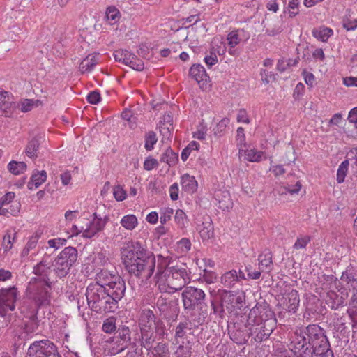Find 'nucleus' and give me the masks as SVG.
Wrapping results in <instances>:
<instances>
[{"label":"nucleus","instance_id":"9b49d317","mask_svg":"<svg viewBox=\"0 0 357 357\" xmlns=\"http://www.w3.org/2000/svg\"><path fill=\"white\" fill-rule=\"evenodd\" d=\"M156 305L164 319L168 321H174L177 319L179 313L177 301H168L161 296L158 298Z\"/></svg>","mask_w":357,"mask_h":357},{"label":"nucleus","instance_id":"6ab92c4d","mask_svg":"<svg viewBox=\"0 0 357 357\" xmlns=\"http://www.w3.org/2000/svg\"><path fill=\"white\" fill-rule=\"evenodd\" d=\"M139 344L147 352L153 351V344L156 340V334L153 329L140 331Z\"/></svg>","mask_w":357,"mask_h":357},{"label":"nucleus","instance_id":"4be33fe9","mask_svg":"<svg viewBox=\"0 0 357 357\" xmlns=\"http://www.w3.org/2000/svg\"><path fill=\"white\" fill-rule=\"evenodd\" d=\"M107 343L109 344L107 345L108 353L112 356H114L123 351L130 344L125 341L118 339L115 335L110 337L107 340Z\"/></svg>","mask_w":357,"mask_h":357},{"label":"nucleus","instance_id":"6e6d98bb","mask_svg":"<svg viewBox=\"0 0 357 357\" xmlns=\"http://www.w3.org/2000/svg\"><path fill=\"white\" fill-rule=\"evenodd\" d=\"M159 264L158 268L160 269L159 272H161V269L164 268V270L167 269L172 266H170L172 260V257L170 256L164 257L162 255H158Z\"/></svg>","mask_w":357,"mask_h":357},{"label":"nucleus","instance_id":"bb28decb","mask_svg":"<svg viewBox=\"0 0 357 357\" xmlns=\"http://www.w3.org/2000/svg\"><path fill=\"white\" fill-rule=\"evenodd\" d=\"M190 321L180 322L175 329L174 341L176 344H180L186 337L187 331H190Z\"/></svg>","mask_w":357,"mask_h":357},{"label":"nucleus","instance_id":"473e14b6","mask_svg":"<svg viewBox=\"0 0 357 357\" xmlns=\"http://www.w3.org/2000/svg\"><path fill=\"white\" fill-rule=\"evenodd\" d=\"M178 347L175 352L176 357H190L192 355V342L189 340L182 341L178 344Z\"/></svg>","mask_w":357,"mask_h":357},{"label":"nucleus","instance_id":"7ed1b4c3","mask_svg":"<svg viewBox=\"0 0 357 357\" xmlns=\"http://www.w3.org/2000/svg\"><path fill=\"white\" fill-rule=\"evenodd\" d=\"M276 324L274 312L266 303H257L252 308L245 325L246 337H252L255 342H261L268 338Z\"/></svg>","mask_w":357,"mask_h":357},{"label":"nucleus","instance_id":"6e6552de","mask_svg":"<svg viewBox=\"0 0 357 357\" xmlns=\"http://www.w3.org/2000/svg\"><path fill=\"white\" fill-rule=\"evenodd\" d=\"M52 283L40 282H29V298L36 305L46 306L51 301Z\"/></svg>","mask_w":357,"mask_h":357},{"label":"nucleus","instance_id":"58836bf2","mask_svg":"<svg viewBox=\"0 0 357 357\" xmlns=\"http://www.w3.org/2000/svg\"><path fill=\"white\" fill-rule=\"evenodd\" d=\"M160 161L168 164L169 166L174 165L178 161V155L171 149H167L162 153Z\"/></svg>","mask_w":357,"mask_h":357},{"label":"nucleus","instance_id":"dca6fc26","mask_svg":"<svg viewBox=\"0 0 357 357\" xmlns=\"http://www.w3.org/2000/svg\"><path fill=\"white\" fill-rule=\"evenodd\" d=\"M16 107L13 97L5 91H0V112L2 116H10Z\"/></svg>","mask_w":357,"mask_h":357},{"label":"nucleus","instance_id":"a878e982","mask_svg":"<svg viewBox=\"0 0 357 357\" xmlns=\"http://www.w3.org/2000/svg\"><path fill=\"white\" fill-rule=\"evenodd\" d=\"M181 185L183 190L190 194L194 193L198 186L195 178L188 174H185L181 177Z\"/></svg>","mask_w":357,"mask_h":357},{"label":"nucleus","instance_id":"1a4fd4ad","mask_svg":"<svg viewBox=\"0 0 357 357\" xmlns=\"http://www.w3.org/2000/svg\"><path fill=\"white\" fill-rule=\"evenodd\" d=\"M26 357H61L56 346L49 340L34 341L28 348Z\"/></svg>","mask_w":357,"mask_h":357},{"label":"nucleus","instance_id":"4d7b16f0","mask_svg":"<svg viewBox=\"0 0 357 357\" xmlns=\"http://www.w3.org/2000/svg\"><path fill=\"white\" fill-rule=\"evenodd\" d=\"M174 210L170 208H164L161 209L160 221L162 225H165L168 222L173 215Z\"/></svg>","mask_w":357,"mask_h":357},{"label":"nucleus","instance_id":"de8ad7c7","mask_svg":"<svg viewBox=\"0 0 357 357\" xmlns=\"http://www.w3.org/2000/svg\"><path fill=\"white\" fill-rule=\"evenodd\" d=\"M174 220L178 225V227L181 229L185 227V225L188 222V218L184 211L181 209H178L176 211L174 215Z\"/></svg>","mask_w":357,"mask_h":357},{"label":"nucleus","instance_id":"5fc2aeb1","mask_svg":"<svg viewBox=\"0 0 357 357\" xmlns=\"http://www.w3.org/2000/svg\"><path fill=\"white\" fill-rule=\"evenodd\" d=\"M264 27L266 28V33L269 36H274L282 32V28L280 25L267 23L264 24Z\"/></svg>","mask_w":357,"mask_h":357},{"label":"nucleus","instance_id":"f8f14e48","mask_svg":"<svg viewBox=\"0 0 357 357\" xmlns=\"http://www.w3.org/2000/svg\"><path fill=\"white\" fill-rule=\"evenodd\" d=\"M116 61L121 62L129 66L131 68L141 71L144 68V62L137 58L136 55L126 50H118L114 52Z\"/></svg>","mask_w":357,"mask_h":357},{"label":"nucleus","instance_id":"e433bc0d","mask_svg":"<svg viewBox=\"0 0 357 357\" xmlns=\"http://www.w3.org/2000/svg\"><path fill=\"white\" fill-rule=\"evenodd\" d=\"M26 164L24 162L10 161L8 165V171L15 175L22 174L26 169Z\"/></svg>","mask_w":357,"mask_h":357},{"label":"nucleus","instance_id":"864d4df0","mask_svg":"<svg viewBox=\"0 0 357 357\" xmlns=\"http://www.w3.org/2000/svg\"><path fill=\"white\" fill-rule=\"evenodd\" d=\"M15 237L11 238L10 234L7 232L3 237L1 246L3 248V253H7L13 247Z\"/></svg>","mask_w":357,"mask_h":357},{"label":"nucleus","instance_id":"8fccbe9b","mask_svg":"<svg viewBox=\"0 0 357 357\" xmlns=\"http://www.w3.org/2000/svg\"><path fill=\"white\" fill-rule=\"evenodd\" d=\"M119 12L114 7H109L106 11L105 17L109 24H115L119 19Z\"/></svg>","mask_w":357,"mask_h":357},{"label":"nucleus","instance_id":"0e129e2a","mask_svg":"<svg viewBox=\"0 0 357 357\" xmlns=\"http://www.w3.org/2000/svg\"><path fill=\"white\" fill-rule=\"evenodd\" d=\"M114 197L116 201H123L126 197V191L119 185L114 187L113 190Z\"/></svg>","mask_w":357,"mask_h":357},{"label":"nucleus","instance_id":"69168bd1","mask_svg":"<svg viewBox=\"0 0 357 357\" xmlns=\"http://www.w3.org/2000/svg\"><path fill=\"white\" fill-rule=\"evenodd\" d=\"M101 97L98 91H93L87 96V100L93 105L98 104L100 101Z\"/></svg>","mask_w":357,"mask_h":357},{"label":"nucleus","instance_id":"37998d69","mask_svg":"<svg viewBox=\"0 0 357 357\" xmlns=\"http://www.w3.org/2000/svg\"><path fill=\"white\" fill-rule=\"evenodd\" d=\"M300 0H289L287 7H284V12H288L290 17H294L299 13Z\"/></svg>","mask_w":357,"mask_h":357},{"label":"nucleus","instance_id":"603ef678","mask_svg":"<svg viewBox=\"0 0 357 357\" xmlns=\"http://www.w3.org/2000/svg\"><path fill=\"white\" fill-rule=\"evenodd\" d=\"M310 241L311 237L307 235L298 237L293 245V248L295 250L304 249L306 248V246L310 242Z\"/></svg>","mask_w":357,"mask_h":357},{"label":"nucleus","instance_id":"c85d7f7f","mask_svg":"<svg viewBox=\"0 0 357 357\" xmlns=\"http://www.w3.org/2000/svg\"><path fill=\"white\" fill-rule=\"evenodd\" d=\"M47 178L46 172L44 170L42 171H36L31 177L30 181L28 183L27 187L29 189L31 190L35 188H38L42 183H43Z\"/></svg>","mask_w":357,"mask_h":357},{"label":"nucleus","instance_id":"cd10ccee","mask_svg":"<svg viewBox=\"0 0 357 357\" xmlns=\"http://www.w3.org/2000/svg\"><path fill=\"white\" fill-rule=\"evenodd\" d=\"M190 75L195 79L198 83L206 81L208 77L205 68L200 64H194L191 66L189 71Z\"/></svg>","mask_w":357,"mask_h":357},{"label":"nucleus","instance_id":"423d86ee","mask_svg":"<svg viewBox=\"0 0 357 357\" xmlns=\"http://www.w3.org/2000/svg\"><path fill=\"white\" fill-rule=\"evenodd\" d=\"M181 296L185 310H194L196 306H199L200 315L206 317L208 314L207 307L204 305L206 294L202 289L186 287Z\"/></svg>","mask_w":357,"mask_h":357},{"label":"nucleus","instance_id":"13d9d810","mask_svg":"<svg viewBox=\"0 0 357 357\" xmlns=\"http://www.w3.org/2000/svg\"><path fill=\"white\" fill-rule=\"evenodd\" d=\"M172 121L173 119L171 115L167 114L164 116L163 121L161 122L162 125L160 126V131L162 135H165V133L163 132L164 130H166L167 132H169V127L168 126V124L172 127Z\"/></svg>","mask_w":357,"mask_h":357},{"label":"nucleus","instance_id":"4468645a","mask_svg":"<svg viewBox=\"0 0 357 357\" xmlns=\"http://www.w3.org/2000/svg\"><path fill=\"white\" fill-rule=\"evenodd\" d=\"M51 273V265L46 259H42L33 267V273L38 277L31 279V282H40L52 283L49 275Z\"/></svg>","mask_w":357,"mask_h":357},{"label":"nucleus","instance_id":"72a5a7b5","mask_svg":"<svg viewBox=\"0 0 357 357\" xmlns=\"http://www.w3.org/2000/svg\"><path fill=\"white\" fill-rule=\"evenodd\" d=\"M39 146L40 142L37 137L29 140L25 151L26 155L31 158H37Z\"/></svg>","mask_w":357,"mask_h":357},{"label":"nucleus","instance_id":"4c0bfd02","mask_svg":"<svg viewBox=\"0 0 357 357\" xmlns=\"http://www.w3.org/2000/svg\"><path fill=\"white\" fill-rule=\"evenodd\" d=\"M301 188V183L299 181H296L294 186L290 185L280 186L276 190L280 195H287L289 193L291 195L297 194Z\"/></svg>","mask_w":357,"mask_h":357},{"label":"nucleus","instance_id":"a19ab883","mask_svg":"<svg viewBox=\"0 0 357 357\" xmlns=\"http://www.w3.org/2000/svg\"><path fill=\"white\" fill-rule=\"evenodd\" d=\"M333 33V31L331 29L326 27H320L318 29L314 30L312 32L315 38L323 42H326Z\"/></svg>","mask_w":357,"mask_h":357},{"label":"nucleus","instance_id":"09e8293b","mask_svg":"<svg viewBox=\"0 0 357 357\" xmlns=\"http://www.w3.org/2000/svg\"><path fill=\"white\" fill-rule=\"evenodd\" d=\"M157 141L156 134L153 131H149L145 135V149L147 151H151Z\"/></svg>","mask_w":357,"mask_h":357},{"label":"nucleus","instance_id":"2eb2a0df","mask_svg":"<svg viewBox=\"0 0 357 357\" xmlns=\"http://www.w3.org/2000/svg\"><path fill=\"white\" fill-rule=\"evenodd\" d=\"M94 218L91 221L89 226L84 230L83 236L86 238H91L95 236L98 232L102 231L105 225L108 222V218L107 216L102 219L99 217L96 213H93Z\"/></svg>","mask_w":357,"mask_h":357},{"label":"nucleus","instance_id":"f704fd0d","mask_svg":"<svg viewBox=\"0 0 357 357\" xmlns=\"http://www.w3.org/2000/svg\"><path fill=\"white\" fill-rule=\"evenodd\" d=\"M120 223L127 230H133L138 225V220L135 215L130 214L123 216Z\"/></svg>","mask_w":357,"mask_h":357},{"label":"nucleus","instance_id":"680f3d73","mask_svg":"<svg viewBox=\"0 0 357 357\" xmlns=\"http://www.w3.org/2000/svg\"><path fill=\"white\" fill-rule=\"evenodd\" d=\"M153 330L156 336L163 337L165 333V326L163 321L160 319L156 320L153 325Z\"/></svg>","mask_w":357,"mask_h":357},{"label":"nucleus","instance_id":"ddd939ff","mask_svg":"<svg viewBox=\"0 0 357 357\" xmlns=\"http://www.w3.org/2000/svg\"><path fill=\"white\" fill-rule=\"evenodd\" d=\"M105 288L110 298L114 300L113 302L115 303V305H118L119 301L125 296L126 289V283L123 278L117 275L114 280Z\"/></svg>","mask_w":357,"mask_h":357},{"label":"nucleus","instance_id":"338daca9","mask_svg":"<svg viewBox=\"0 0 357 357\" xmlns=\"http://www.w3.org/2000/svg\"><path fill=\"white\" fill-rule=\"evenodd\" d=\"M178 247L182 252H187L191 248V242L188 238H183L178 242Z\"/></svg>","mask_w":357,"mask_h":357},{"label":"nucleus","instance_id":"774afa93","mask_svg":"<svg viewBox=\"0 0 357 357\" xmlns=\"http://www.w3.org/2000/svg\"><path fill=\"white\" fill-rule=\"evenodd\" d=\"M204 61L208 67H211L218 63V57L215 52H211L209 55L204 57Z\"/></svg>","mask_w":357,"mask_h":357},{"label":"nucleus","instance_id":"aec40b11","mask_svg":"<svg viewBox=\"0 0 357 357\" xmlns=\"http://www.w3.org/2000/svg\"><path fill=\"white\" fill-rule=\"evenodd\" d=\"M284 308L290 312L295 313L299 305V295L297 291L291 290L282 298Z\"/></svg>","mask_w":357,"mask_h":357},{"label":"nucleus","instance_id":"0eeeda50","mask_svg":"<svg viewBox=\"0 0 357 357\" xmlns=\"http://www.w3.org/2000/svg\"><path fill=\"white\" fill-rule=\"evenodd\" d=\"M78 253L75 248H65L55 258L52 263L54 271L59 278L66 276L77 260Z\"/></svg>","mask_w":357,"mask_h":357},{"label":"nucleus","instance_id":"20e7f679","mask_svg":"<svg viewBox=\"0 0 357 357\" xmlns=\"http://www.w3.org/2000/svg\"><path fill=\"white\" fill-rule=\"evenodd\" d=\"M86 296L89 307L96 312H113L118 308V305L113 302L114 300L110 298L102 286L89 284L86 288Z\"/></svg>","mask_w":357,"mask_h":357},{"label":"nucleus","instance_id":"412c9836","mask_svg":"<svg viewBox=\"0 0 357 357\" xmlns=\"http://www.w3.org/2000/svg\"><path fill=\"white\" fill-rule=\"evenodd\" d=\"M213 225L210 217L204 218L202 224H199L197 230L203 241H208L213 237Z\"/></svg>","mask_w":357,"mask_h":357},{"label":"nucleus","instance_id":"a18cd8bd","mask_svg":"<svg viewBox=\"0 0 357 357\" xmlns=\"http://www.w3.org/2000/svg\"><path fill=\"white\" fill-rule=\"evenodd\" d=\"M349 168V161L344 160L340 165L337 172V181L338 183L344 182Z\"/></svg>","mask_w":357,"mask_h":357},{"label":"nucleus","instance_id":"b1692460","mask_svg":"<svg viewBox=\"0 0 357 357\" xmlns=\"http://www.w3.org/2000/svg\"><path fill=\"white\" fill-rule=\"evenodd\" d=\"M344 298L335 291H331L326 296V304L332 310H337L344 306Z\"/></svg>","mask_w":357,"mask_h":357},{"label":"nucleus","instance_id":"7c9ffc66","mask_svg":"<svg viewBox=\"0 0 357 357\" xmlns=\"http://www.w3.org/2000/svg\"><path fill=\"white\" fill-rule=\"evenodd\" d=\"M259 266L261 271H270L272 266V255L270 251H266L258 257Z\"/></svg>","mask_w":357,"mask_h":357},{"label":"nucleus","instance_id":"393cba45","mask_svg":"<svg viewBox=\"0 0 357 357\" xmlns=\"http://www.w3.org/2000/svg\"><path fill=\"white\" fill-rule=\"evenodd\" d=\"M117 275L112 274L107 271H101L96 274L95 282L90 284H98V286H102V287H107L114 280L115 277H117Z\"/></svg>","mask_w":357,"mask_h":357},{"label":"nucleus","instance_id":"c756f323","mask_svg":"<svg viewBox=\"0 0 357 357\" xmlns=\"http://www.w3.org/2000/svg\"><path fill=\"white\" fill-rule=\"evenodd\" d=\"M146 357H169V348L167 344L158 342L153 351H149Z\"/></svg>","mask_w":357,"mask_h":357},{"label":"nucleus","instance_id":"2f4dec72","mask_svg":"<svg viewBox=\"0 0 357 357\" xmlns=\"http://www.w3.org/2000/svg\"><path fill=\"white\" fill-rule=\"evenodd\" d=\"M220 280L225 287H232L238 281L237 271L236 270L227 271L221 276Z\"/></svg>","mask_w":357,"mask_h":357},{"label":"nucleus","instance_id":"c9c22d12","mask_svg":"<svg viewBox=\"0 0 357 357\" xmlns=\"http://www.w3.org/2000/svg\"><path fill=\"white\" fill-rule=\"evenodd\" d=\"M114 335L118 337V339L130 344V331L127 326L119 325Z\"/></svg>","mask_w":357,"mask_h":357},{"label":"nucleus","instance_id":"f3484780","mask_svg":"<svg viewBox=\"0 0 357 357\" xmlns=\"http://www.w3.org/2000/svg\"><path fill=\"white\" fill-rule=\"evenodd\" d=\"M222 302L226 304V308L232 311L235 308L240 309L244 303L243 296H236L230 291H225L222 295Z\"/></svg>","mask_w":357,"mask_h":357},{"label":"nucleus","instance_id":"c03bdc74","mask_svg":"<svg viewBox=\"0 0 357 357\" xmlns=\"http://www.w3.org/2000/svg\"><path fill=\"white\" fill-rule=\"evenodd\" d=\"M39 238H40V235L36 233L29 238L26 246L24 248L22 252V257L27 256L29 255V252L32 249L36 248V246L38 244Z\"/></svg>","mask_w":357,"mask_h":357},{"label":"nucleus","instance_id":"49530a36","mask_svg":"<svg viewBox=\"0 0 357 357\" xmlns=\"http://www.w3.org/2000/svg\"><path fill=\"white\" fill-rule=\"evenodd\" d=\"M264 154L263 151H257L254 149L246 150L245 151V159L250 162L261 161Z\"/></svg>","mask_w":357,"mask_h":357},{"label":"nucleus","instance_id":"f03ea898","mask_svg":"<svg viewBox=\"0 0 357 357\" xmlns=\"http://www.w3.org/2000/svg\"><path fill=\"white\" fill-rule=\"evenodd\" d=\"M123 263L131 277L136 278L139 285L146 282L155 268L153 252L139 241H128L121 250Z\"/></svg>","mask_w":357,"mask_h":357},{"label":"nucleus","instance_id":"9d476101","mask_svg":"<svg viewBox=\"0 0 357 357\" xmlns=\"http://www.w3.org/2000/svg\"><path fill=\"white\" fill-rule=\"evenodd\" d=\"M18 291L15 287L0 289V317H4L8 311L15 310Z\"/></svg>","mask_w":357,"mask_h":357},{"label":"nucleus","instance_id":"79ce46f5","mask_svg":"<svg viewBox=\"0 0 357 357\" xmlns=\"http://www.w3.org/2000/svg\"><path fill=\"white\" fill-rule=\"evenodd\" d=\"M116 318L114 317L106 319L102 324V329L106 333H112L115 332L118 327L116 326Z\"/></svg>","mask_w":357,"mask_h":357},{"label":"nucleus","instance_id":"39448f33","mask_svg":"<svg viewBox=\"0 0 357 357\" xmlns=\"http://www.w3.org/2000/svg\"><path fill=\"white\" fill-rule=\"evenodd\" d=\"M163 272L165 282H158V288L160 291L173 293L182 289L190 282L187 269L181 266H172L164 270Z\"/></svg>","mask_w":357,"mask_h":357},{"label":"nucleus","instance_id":"a211bd4d","mask_svg":"<svg viewBox=\"0 0 357 357\" xmlns=\"http://www.w3.org/2000/svg\"><path fill=\"white\" fill-rule=\"evenodd\" d=\"M155 321V316L151 310H142L139 319L140 331L153 329Z\"/></svg>","mask_w":357,"mask_h":357},{"label":"nucleus","instance_id":"e2e57ef3","mask_svg":"<svg viewBox=\"0 0 357 357\" xmlns=\"http://www.w3.org/2000/svg\"><path fill=\"white\" fill-rule=\"evenodd\" d=\"M15 208V210L10 211L9 209H6V206L0 205V215L8 216L11 215L15 216L20 211V203H16Z\"/></svg>","mask_w":357,"mask_h":357},{"label":"nucleus","instance_id":"f257e3e1","mask_svg":"<svg viewBox=\"0 0 357 357\" xmlns=\"http://www.w3.org/2000/svg\"><path fill=\"white\" fill-rule=\"evenodd\" d=\"M289 349L295 356L321 357L333 352L324 329L317 324L296 329L289 335Z\"/></svg>","mask_w":357,"mask_h":357},{"label":"nucleus","instance_id":"ea45409f","mask_svg":"<svg viewBox=\"0 0 357 357\" xmlns=\"http://www.w3.org/2000/svg\"><path fill=\"white\" fill-rule=\"evenodd\" d=\"M38 326L37 311H36L30 316L29 320L26 322L24 329L26 333H33L37 331Z\"/></svg>","mask_w":357,"mask_h":357},{"label":"nucleus","instance_id":"5701e85b","mask_svg":"<svg viewBox=\"0 0 357 357\" xmlns=\"http://www.w3.org/2000/svg\"><path fill=\"white\" fill-rule=\"evenodd\" d=\"M99 54H90L86 56L80 63L79 71L84 74L90 73L93 68L98 63Z\"/></svg>","mask_w":357,"mask_h":357},{"label":"nucleus","instance_id":"052dcab7","mask_svg":"<svg viewBox=\"0 0 357 357\" xmlns=\"http://www.w3.org/2000/svg\"><path fill=\"white\" fill-rule=\"evenodd\" d=\"M38 100L34 101L31 99H25L21 103V111L23 112L31 111L35 105L38 106Z\"/></svg>","mask_w":357,"mask_h":357},{"label":"nucleus","instance_id":"3c124183","mask_svg":"<svg viewBox=\"0 0 357 357\" xmlns=\"http://www.w3.org/2000/svg\"><path fill=\"white\" fill-rule=\"evenodd\" d=\"M229 123V119L224 118L213 128V132L215 136L220 137L224 134L225 130Z\"/></svg>","mask_w":357,"mask_h":357},{"label":"nucleus","instance_id":"bf43d9fd","mask_svg":"<svg viewBox=\"0 0 357 357\" xmlns=\"http://www.w3.org/2000/svg\"><path fill=\"white\" fill-rule=\"evenodd\" d=\"M227 40L228 41V45L231 48L236 46L241 41L237 31H232L230 32L227 36Z\"/></svg>","mask_w":357,"mask_h":357}]
</instances>
